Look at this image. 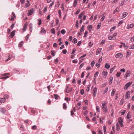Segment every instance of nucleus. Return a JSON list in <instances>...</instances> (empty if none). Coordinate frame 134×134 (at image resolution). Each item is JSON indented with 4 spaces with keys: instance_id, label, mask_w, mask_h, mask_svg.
<instances>
[{
    "instance_id": "nucleus-27",
    "label": "nucleus",
    "mask_w": 134,
    "mask_h": 134,
    "mask_svg": "<svg viewBox=\"0 0 134 134\" xmlns=\"http://www.w3.org/2000/svg\"><path fill=\"white\" fill-rule=\"evenodd\" d=\"M116 39L115 37H114L113 36H110L108 37V39L109 40H115Z\"/></svg>"
},
{
    "instance_id": "nucleus-28",
    "label": "nucleus",
    "mask_w": 134,
    "mask_h": 134,
    "mask_svg": "<svg viewBox=\"0 0 134 134\" xmlns=\"http://www.w3.org/2000/svg\"><path fill=\"white\" fill-rule=\"evenodd\" d=\"M103 128L104 130V134L106 133V127L105 126H104L103 127Z\"/></svg>"
},
{
    "instance_id": "nucleus-52",
    "label": "nucleus",
    "mask_w": 134,
    "mask_h": 134,
    "mask_svg": "<svg viewBox=\"0 0 134 134\" xmlns=\"http://www.w3.org/2000/svg\"><path fill=\"white\" fill-rule=\"evenodd\" d=\"M54 61L55 62V63L57 64L58 62V59L57 58L54 60Z\"/></svg>"
},
{
    "instance_id": "nucleus-45",
    "label": "nucleus",
    "mask_w": 134,
    "mask_h": 134,
    "mask_svg": "<svg viewBox=\"0 0 134 134\" xmlns=\"http://www.w3.org/2000/svg\"><path fill=\"white\" fill-rule=\"evenodd\" d=\"M96 109L97 111L98 112H99L100 111L99 108L98 106H97L96 107Z\"/></svg>"
},
{
    "instance_id": "nucleus-6",
    "label": "nucleus",
    "mask_w": 134,
    "mask_h": 134,
    "mask_svg": "<svg viewBox=\"0 0 134 134\" xmlns=\"http://www.w3.org/2000/svg\"><path fill=\"white\" fill-rule=\"evenodd\" d=\"M130 71L129 70H128L126 72L125 76L124 77L126 79L128 77L130 76Z\"/></svg>"
},
{
    "instance_id": "nucleus-2",
    "label": "nucleus",
    "mask_w": 134,
    "mask_h": 134,
    "mask_svg": "<svg viewBox=\"0 0 134 134\" xmlns=\"http://www.w3.org/2000/svg\"><path fill=\"white\" fill-rule=\"evenodd\" d=\"M9 75L8 73H5L1 75V76L2 77L1 79H7L9 77V76H6Z\"/></svg>"
},
{
    "instance_id": "nucleus-48",
    "label": "nucleus",
    "mask_w": 134,
    "mask_h": 134,
    "mask_svg": "<svg viewBox=\"0 0 134 134\" xmlns=\"http://www.w3.org/2000/svg\"><path fill=\"white\" fill-rule=\"evenodd\" d=\"M116 28V27L114 26L111 28L110 30V31H113Z\"/></svg>"
},
{
    "instance_id": "nucleus-26",
    "label": "nucleus",
    "mask_w": 134,
    "mask_h": 134,
    "mask_svg": "<svg viewBox=\"0 0 134 134\" xmlns=\"http://www.w3.org/2000/svg\"><path fill=\"white\" fill-rule=\"evenodd\" d=\"M46 31L43 28H42V30L40 31V32L42 34H44L46 33Z\"/></svg>"
},
{
    "instance_id": "nucleus-40",
    "label": "nucleus",
    "mask_w": 134,
    "mask_h": 134,
    "mask_svg": "<svg viewBox=\"0 0 134 134\" xmlns=\"http://www.w3.org/2000/svg\"><path fill=\"white\" fill-rule=\"evenodd\" d=\"M129 48L130 49H134V44L130 46H129Z\"/></svg>"
},
{
    "instance_id": "nucleus-18",
    "label": "nucleus",
    "mask_w": 134,
    "mask_h": 134,
    "mask_svg": "<svg viewBox=\"0 0 134 134\" xmlns=\"http://www.w3.org/2000/svg\"><path fill=\"white\" fill-rule=\"evenodd\" d=\"M110 67V66L108 63H106L105 64V67L107 69H109Z\"/></svg>"
},
{
    "instance_id": "nucleus-64",
    "label": "nucleus",
    "mask_w": 134,
    "mask_h": 134,
    "mask_svg": "<svg viewBox=\"0 0 134 134\" xmlns=\"http://www.w3.org/2000/svg\"><path fill=\"white\" fill-rule=\"evenodd\" d=\"M98 134H103L102 132L100 130H98Z\"/></svg>"
},
{
    "instance_id": "nucleus-58",
    "label": "nucleus",
    "mask_w": 134,
    "mask_h": 134,
    "mask_svg": "<svg viewBox=\"0 0 134 134\" xmlns=\"http://www.w3.org/2000/svg\"><path fill=\"white\" fill-rule=\"evenodd\" d=\"M108 87H107L104 90V93H106L107 92V91L108 90Z\"/></svg>"
},
{
    "instance_id": "nucleus-1",
    "label": "nucleus",
    "mask_w": 134,
    "mask_h": 134,
    "mask_svg": "<svg viewBox=\"0 0 134 134\" xmlns=\"http://www.w3.org/2000/svg\"><path fill=\"white\" fill-rule=\"evenodd\" d=\"M102 107L103 111L105 113H106L108 112V108L107 106V104L105 102L102 103Z\"/></svg>"
},
{
    "instance_id": "nucleus-5",
    "label": "nucleus",
    "mask_w": 134,
    "mask_h": 134,
    "mask_svg": "<svg viewBox=\"0 0 134 134\" xmlns=\"http://www.w3.org/2000/svg\"><path fill=\"white\" fill-rule=\"evenodd\" d=\"M132 84V82H129L127 83L125 86L124 88V89L125 90H127L128 88Z\"/></svg>"
},
{
    "instance_id": "nucleus-20",
    "label": "nucleus",
    "mask_w": 134,
    "mask_h": 134,
    "mask_svg": "<svg viewBox=\"0 0 134 134\" xmlns=\"http://www.w3.org/2000/svg\"><path fill=\"white\" fill-rule=\"evenodd\" d=\"M102 48L98 49L96 52V54L97 55L100 52V51L102 50Z\"/></svg>"
},
{
    "instance_id": "nucleus-46",
    "label": "nucleus",
    "mask_w": 134,
    "mask_h": 134,
    "mask_svg": "<svg viewBox=\"0 0 134 134\" xmlns=\"http://www.w3.org/2000/svg\"><path fill=\"white\" fill-rule=\"evenodd\" d=\"M121 74V73L120 72H117L116 74V76L117 77H119Z\"/></svg>"
},
{
    "instance_id": "nucleus-42",
    "label": "nucleus",
    "mask_w": 134,
    "mask_h": 134,
    "mask_svg": "<svg viewBox=\"0 0 134 134\" xmlns=\"http://www.w3.org/2000/svg\"><path fill=\"white\" fill-rule=\"evenodd\" d=\"M54 96L55 99H57L59 97V96L57 94H55L54 95Z\"/></svg>"
},
{
    "instance_id": "nucleus-4",
    "label": "nucleus",
    "mask_w": 134,
    "mask_h": 134,
    "mask_svg": "<svg viewBox=\"0 0 134 134\" xmlns=\"http://www.w3.org/2000/svg\"><path fill=\"white\" fill-rule=\"evenodd\" d=\"M118 121L120 125V126L121 127H123L124 125L122 124L123 120L122 118L121 117L119 118L118 119Z\"/></svg>"
},
{
    "instance_id": "nucleus-60",
    "label": "nucleus",
    "mask_w": 134,
    "mask_h": 134,
    "mask_svg": "<svg viewBox=\"0 0 134 134\" xmlns=\"http://www.w3.org/2000/svg\"><path fill=\"white\" fill-rule=\"evenodd\" d=\"M47 7H45L43 9V13H44L46 12L47 10Z\"/></svg>"
},
{
    "instance_id": "nucleus-55",
    "label": "nucleus",
    "mask_w": 134,
    "mask_h": 134,
    "mask_svg": "<svg viewBox=\"0 0 134 134\" xmlns=\"http://www.w3.org/2000/svg\"><path fill=\"white\" fill-rule=\"evenodd\" d=\"M59 22V19L58 18L56 19V25H57L58 23Z\"/></svg>"
},
{
    "instance_id": "nucleus-15",
    "label": "nucleus",
    "mask_w": 134,
    "mask_h": 134,
    "mask_svg": "<svg viewBox=\"0 0 134 134\" xmlns=\"http://www.w3.org/2000/svg\"><path fill=\"white\" fill-rule=\"evenodd\" d=\"M128 14V13L127 12H124L123 13V15L122 16V17L121 18L122 19L125 18Z\"/></svg>"
},
{
    "instance_id": "nucleus-54",
    "label": "nucleus",
    "mask_w": 134,
    "mask_h": 134,
    "mask_svg": "<svg viewBox=\"0 0 134 134\" xmlns=\"http://www.w3.org/2000/svg\"><path fill=\"white\" fill-rule=\"evenodd\" d=\"M81 94L82 95L84 93V90L83 89H82L80 91Z\"/></svg>"
},
{
    "instance_id": "nucleus-9",
    "label": "nucleus",
    "mask_w": 134,
    "mask_h": 134,
    "mask_svg": "<svg viewBox=\"0 0 134 134\" xmlns=\"http://www.w3.org/2000/svg\"><path fill=\"white\" fill-rule=\"evenodd\" d=\"M72 90V88L70 87L69 88H68V87L67 86V88H66V91L67 93H69L70 92H71Z\"/></svg>"
},
{
    "instance_id": "nucleus-37",
    "label": "nucleus",
    "mask_w": 134,
    "mask_h": 134,
    "mask_svg": "<svg viewBox=\"0 0 134 134\" xmlns=\"http://www.w3.org/2000/svg\"><path fill=\"white\" fill-rule=\"evenodd\" d=\"M95 64V62L94 61H93L91 63V66L92 67H93Z\"/></svg>"
},
{
    "instance_id": "nucleus-30",
    "label": "nucleus",
    "mask_w": 134,
    "mask_h": 134,
    "mask_svg": "<svg viewBox=\"0 0 134 134\" xmlns=\"http://www.w3.org/2000/svg\"><path fill=\"white\" fill-rule=\"evenodd\" d=\"M6 111V110L4 109L3 108H1V111L3 113H5V112Z\"/></svg>"
},
{
    "instance_id": "nucleus-25",
    "label": "nucleus",
    "mask_w": 134,
    "mask_h": 134,
    "mask_svg": "<svg viewBox=\"0 0 134 134\" xmlns=\"http://www.w3.org/2000/svg\"><path fill=\"white\" fill-rule=\"evenodd\" d=\"M115 91H116V90H115V89L113 90L112 91L111 93V96H113L114 95V94L115 93Z\"/></svg>"
},
{
    "instance_id": "nucleus-10",
    "label": "nucleus",
    "mask_w": 134,
    "mask_h": 134,
    "mask_svg": "<svg viewBox=\"0 0 134 134\" xmlns=\"http://www.w3.org/2000/svg\"><path fill=\"white\" fill-rule=\"evenodd\" d=\"M34 10L33 9L29 10L28 11V15H30L32 14L34 12Z\"/></svg>"
},
{
    "instance_id": "nucleus-31",
    "label": "nucleus",
    "mask_w": 134,
    "mask_h": 134,
    "mask_svg": "<svg viewBox=\"0 0 134 134\" xmlns=\"http://www.w3.org/2000/svg\"><path fill=\"white\" fill-rule=\"evenodd\" d=\"M9 97V96L7 94H5L4 96V98L5 99H7Z\"/></svg>"
},
{
    "instance_id": "nucleus-44",
    "label": "nucleus",
    "mask_w": 134,
    "mask_h": 134,
    "mask_svg": "<svg viewBox=\"0 0 134 134\" xmlns=\"http://www.w3.org/2000/svg\"><path fill=\"white\" fill-rule=\"evenodd\" d=\"M99 72L97 71L95 72L94 75V77H96L99 74Z\"/></svg>"
},
{
    "instance_id": "nucleus-7",
    "label": "nucleus",
    "mask_w": 134,
    "mask_h": 134,
    "mask_svg": "<svg viewBox=\"0 0 134 134\" xmlns=\"http://www.w3.org/2000/svg\"><path fill=\"white\" fill-rule=\"evenodd\" d=\"M115 57L116 58L118 57L121 58L123 57V55L121 53H118L115 55Z\"/></svg>"
},
{
    "instance_id": "nucleus-47",
    "label": "nucleus",
    "mask_w": 134,
    "mask_h": 134,
    "mask_svg": "<svg viewBox=\"0 0 134 134\" xmlns=\"http://www.w3.org/2000/svg\"><path fill=\"white\" fill-rule=\"evenodd\" d=\"M58 13L59 15V16L61 17V12L60 10H59L58 11Z\"/></svg>"
},
{
    "instance_id": "nucleus-49",
    "label": "nucleus",
    "mask_w": 134,
    "mask_h": 134,
    "mask_svg": "<svg viewBox=\"0 0 134 134\" xmlns=\"http://www.w3.org/2000/svg\"><path fill=\"white\" fill-rule=\"evenodd\" d=\"M51 52V55L53 56H54L55 55V52H54L53 51H52Z\"/></svg>"
},
{
    "instance_id": "nucleus-50",
    "label": "nucleus",
    "mask_w": 134,
    "mask_h": 134,
    "mask_svg": "<svg viewBox=\"0 0 134 134\" xmlns=\"http://www.w3.org/2000/svg\"><path fill=\"white\" fill-rule=\"evenodd\" d=\"M87 34L88 32L87 31H86L84 33L83 37H86L87 36Z\"/></svg>"
},
{
    "instance_id": "nucleus-8",
    "label": "nucleus",
    "mask_w": 134,
    "mask_h": 134,
    "mask_svg": "<svg viewBox=\"0 0 134 134\" xmlns=\"http://www.w3.org/2000/svg\"><path fill=\"white\" fill-rule=\"evenodd\" d=\"M97 90V88L96 87H95L93 90V96L94 97H95L96 96Z\"/></svg>"
},
{
    "instance_id": "nucleus-32",
    "label": "nucleus",
    "mask_w": 134,
    "mask_h": 134,
    "mask_svg": "<svg viewBox=\"0 0 134 134\" xmlns=\"http://www.w3.org/2000/svg\"><path fill=\"white\" fill-rule=\"evenodd\" d=\"M67 107L66 103H64L63 104V108L64 109H65Z\"/></svg>"
},
{
    "instance_id": "nucleus-53",
    "label": "nucleus",
    "mask_w": 134,
    "mask_h": 134,
    "mask_svg": "<svg viewBox=\"0 0 134 134\" xmlns=\"http://www.w3.org/2000/svg\"><path fill=\"white\" fill-rule=\"evenodd\" d=\"M79 22L78 21H77L76 23V27L78 28L79 27Z\"/></svg>"
},
{
    "instance_id": "nucleus-33",
    "label": "nucleus",
    "mask_w": 134,
    "mask_h": 134,
    "mask_svg": "<svg viewBox=\"0 0 134 134\" xmlns=\"http://www.w3.org/2000/svg\"><path fill=\"white\" fill-rule=\"evenodd\" d=\"M84 13V12H83L82 13L80 14L79 15V18L80 19H81L82 17V16L83 15V14Z\"/></svg>"
},
{
    "instance_id": "nucleus-29",
    "label": "nucleus",
    "mask_w": 134,
    "mask_h": 134,
    "mask_svg": "<svg viewBox=\"0 0 134 134\" xmlns=\"http://www.w3.org/2000/svg\"><path fill=\"white\" fill-rule=\"evenodd\" d=\"M27 26L26 24H25L23 28V30L25 31L26 29Z\"/></svg>"
},
{
    "instance_id": "nucleus-23",
    "label": "nucleus",
    "mask_w": 134,
    "mask_h": 134,
    "mask_svg": "<svg viewBox=\"0 0 134 134\" xmlns=\"http://www.w3.org/2000/svg\"><path fill=\"white\" fill-rule=\"evenodd\" d=\"M116 130L118 131H119V130L120 128L119 127V124L118 123H117L116 125Z\"/></svg>"
},
{
    "instance_id": "nucleus-41",
    "label": "nucleus",
    "mask_w": 134,
    "mask_h": 134,
    "mask_svg": "<svg viewBox=\"0 0 134 134\" xmlns=\"http://www.w3.org/2000/svg\"><path fill=\"white\" fill-rule=\"evenodd\" d=\"M65 32L66 31L64 29L62 30L61 31V34L63 35H64L65 33Z\"/></svg>"
},
{
    "instance_id": "nucleus-13",
    "label": "nucleus",
    "mask_w": 134,
    "mask_h": 134,
    "mask_svg": "<svg viewBox=\"0 0 134 134\" xmlns=\"http://www.w3.org/2000/svg\"><path fill=\"white\" fill-rule=\"evenodd\" d=\"M113 78L112 76H110L109 78V83L110 84H111L112 82V81L113 80Z\"/></svg>"
},
{
    "instance_id": "nucleus-21",
    "label": "nucleus",
    "mask_w": 134,
    "mask_h": 134,
    "mask_svg": "<svg viewBox=\"0 0 134 134\" xmlns=\"http://www.w3.org/2000/svg\"><path fill=\"white\" fill-rule=\"evenodd\" d=\"M77 0H75L74 1L73 5L74 7H75L77 4Z\"/></svg>"
},
{
    "instance_id": "nucleus-57",
    "label": "nucleus",
    "mask_w": 134,
    "mask_h": 134,
    "mask_svg": "<svg viewBox=\"0 0 134 134\" xmlns=\"http://www.w3.org/2000/svg\"><path fill=\"white\" fill-rule=\"evenodd\" d=\"M62 52L64 54H66L67 52L66 50V49L63 50L62 51Z\"/></svg>"
},
{
    "instance_id": "nucleus-35",
    "label": "nucleus",
    "mask_w": 134,
    "mask_h": 134,
    "mask_svg": "<svg viewBox=\"0 0 134 134\" xmlns=\"http://www.w3.org/2000/svg\"><path fill=\"white\" fill-rule=\"evenodd\" d=\"M84 26L83 25L81 27V28L80 30L81 32H83L84 31Z\"/></svg>"
},
{
    "instance_id": "nucleus-51",
    "label": "nucleus",
    "mask_w": 134,
    "mask_h": 134,
    "mask_svg": "<svg viewBox=\"0 0 134 134\" xmlns=\"http://www.w3.org/2000/svg\"><path fill=\"white\" fill-rule=\"evenodd\" d=\"M130 53L129 52L127 51V55L126 57H128L130 55Z\"/></svg>"
},
{
    "instance_id": "nucleus-17",
    "label": "nucleus",
    "mask_w": 134,
    "mask_h": 134,
    "mask_svg": "<svg viewBox=\"0 0 134 134\" xmlns=\"http://www.w3.org/2000/svg\"><path fill=\"white\" fill-rule=\"evenodd\" d=\"M15 31L14 30L12 31L10 33V35L11 36V37L12 38L14 36L15 34Z\"/></svg>"
},
{
    "instance_id": "nucleus-36",
    "label": "nucleus",
    "mask_w": 134,
    "mask_h": 134,
    "mask_svg": "<svg viewBox=\"0 0 134 134\" xmlns=\"http://www.w3.org/2000/svg\"><path fill=\"white\" fill-rule=\"evenodd\" d=\"M72 42L74 43H76L77 42V39L76 38H74Z\"/></svg>"
},
{
    "instance_id": "nucleus-19",
    "label": "nucleus",
    "mask_w": 134,
    "mask_h": 134,
    "mask_svg": "<svg viewBox=\"0 0 134 134\" xmlns=\"http://www.w3.org/2000/svg\"><path fill=\"white\" fill-rule=\"evenodd\" d=\"M116 67L115 66H114L113 68H111L110 70V74L115 69V68Z\"/></svg>"
},
{
    "instance_id": "nucleus-43",
    "label": "nucleus",
    "mask_w": 134,
    "mask_h": 134,
    "mask_svg": "<svg viewBox=\"0 0 134 134\" xmlns=\"http://www.w3.org/2000/svg\"><path fill=\"white\" fill-rule=\"evenodd\" d=\"M123 22V20H121L120 21L118 25L119 26H120L121 24H122Z\"/></svg>"
},
{
    "instance_id": "nucleus-34",
    "label": "nucleus",
    "mask_w": 134,
    "mask_h": 134,
    "mask_svg": "<svg viewBox=\"0 0 134 134\" xmlns=\"http://www.w3.org/2000/svg\"><path fill=\"white\" fill-rule=\"evenodd\" d=\"M101 25V23H99L97 26V29H98L100 27Z\"/></svg>"
},
{
    "instance_id": "nucleus-3",
    "label": "nucleus",
    "mask_w": 134,
    "mask_h": 134,
    "mask_svg": "<svg viewBox=\"0 0 134 134\" xmlns=\"http://www.w3.org/2000/svg\"><path fill=\"white\" fill-rule=\"evenodd\" d=\"M108 74V72L106 70H104L102 72L103 76L104 78L106 77L107 75Z\"/></svg>"
},
{
    "instance_id": "nucleus-38",
    "label": "nucleus",
    "mask_w": 134,
    "mask_h": 134,
    "mask_svg": "<svg viewBox=\"0 0 134 134\" xmlns=\"http://www.w3.org/2000/svg\"><path fill=\"white\" fill-rule=\"evenodd\" d=\"M51 33L54 34H55V29H51Z\"/></svg>"
},
{
    "instance_id": "nucleus-11",
    "label": "nucleus",
    "mask_w": 134,
    "mask_h": 134,
    "mask_svg": "<svg viewBox=\"0 0 134 134\" xmlns=\"http://www.w3.org/2000/svg\"><path fill=\"white\" fill-rule=\"evenodd\" d=\"M130 92L129 91L127 92L125 96V99H128L129 98V97L130 96Z\"/></svg>"
},
{
    "instance_id": "nucleus-22",
    "label": "nucleus",
    "mask_w": 134,
    "mask_h": 134,
    "mask_svg": "<svg viewBox=\"0 0 134 134\" xmlns=\"http://www.w3.org/2000/svg\"><path fill=\"white\" fill-rule=\"evenodd\" d=\"M27 3H26L25 4V7L26 8H27L30 6V4L29 3V1H27Z\"/></svg>"
},
{
    "instance_id": "nucleus-59",
    "label": "nucleus",
    "mask_w": 134,
    "mask_h": 134,
    "mask_svg": "<svg viewBox=\"0 0 134 134\" xmlns=\"http://www.w3.org/2000/svg\"><path fill=\"white\" fill-rule=\"evenodd\" d=\"M38 25H40L41 24V19H39L38 20Z\"/></svg>"
},
{
    "instance_id": "nucleus-56",
    "label": "nucleus",
    "mask_w": 134,
    "mask_h": 134,
    "mask_svg": "<svg viewBox=\"0 0 134 134\" xmlns=\"http://www.w3.org/2000/svg\"><path fill=\"white\" fill-rule=\"evenodd\" d=\"M61 72L65 74H66V72L64 71V69H62L61 71Z\"/></svg>"
},
{
    "instance_id": "nucleus-63",
    "label": "nucleus",
    "mask_w": 134,
    "mask_h": 134,
    "mask_svg": "<svg viewBox=\"0 0 134 134\" xmlns=\"http://www.w3.org/2000/svg\"><path fill=\"white\" fill-rule=\"evenodd\" d=\"M84 65V63H82L80 66L79 68V69H80Z\"/></svg>"
},
{
    "instance_id": "nucleus-61",
    "label": "nucleus",
    "mask_w": 134,
    "mask_h": 134,
    "mask_svg": "<svg viewBox=\"0 0 134 134\" xmlns=\"http://www.w3.org/2000/svg\"><path fill=\"white\" fill-rule=\"evenodd\" d=\"M105 42V40H103L100 43V45H102Z\"/></svg>"
},
{
    "instance_id": "nucleus-24",
    "label": "nucleus",
    "mask_w": 134,
    "mask_h": 134,
    "mask_svg": "<svg viewBox=\"0 0 134 134\" xmlns=\"http://www.w3.org/2000/svg\"><path fill=\"white\" fill-rule=\"evenodd\" d=\"M92 28V25H88L87 26V29L89 31H90L91 29Z\"/></svg>"
},
{
    "instance_id": "nucleus-39",
    "label": "nucleus",
    "mask_w": 134,
    "mask_h": 134,
    "mask_svg": "<svg viewBox=\"0 0 134 134\" xmlns=\"http://www.w3.org/2000/svg\"><path fill=\"white\" fill-rule=\"evenodd\" d=\"M32 129L33 130H36L37 129V128L36 126L35 125H34L32 126Z\"/></svg>"
},
{
    "instance_id": "nucleus-16",
    "label": "nucleus",
    "mask_w": 134,
    "mask_h": 134,
    "mask_svg": "<svg viewBox=\"0 0 134 134\" xmlns=\"http://www.w3.org/2000/svg\"><path fill=\"white\" fill-rule=\"evenodd\" d=\"M131 116V114L130 113V112H129L127 115L126 118L127 119H130Z\"/></svg>"
},
{
    "instance_id": "nucleus-62",
    "label": "nucleus",
    "mask_w": 134,
    "mask_h": 134,
    "mask_svg": "<svg viewBox=\"0 0 134 134\" xmlns=\"http://www.w3.org/2000/svg\"><path fill=\"white\" fill-rule=\"evenodd\" d=\"M81 103L80 102H78L77 105V107L78 108V106H80L81 105Z\"/></svg>"
},
{
    "instance_id": "nucleus-14",
    "label": "nucleus",
    "mask_w": 134,
    "mask_h": 134,
    "mask_svg": "<svg viewBox=\"0 0 134 134\" xmlns=\"http://www.w3.org/2000/svg\"><path fill=\"white\" fill-rule=\"evenodd\" d=\"M30 30L31 32H32V25L31 23H30L29 25Z\"/></svg>"
},
{
    "instance_id": "nucleus-12",
    "label": "nucleus",
    "mask_w": 134,
    "mask_h": 134,
    "mask_svg": "<svg viewBox=\"0 0 134 134\" xmlns=\"http://www.w3.org/2000/svg\"><path fill=\"white\" fill-rule=\"evenodd\" d=\"M5 102V100L4 98H0V105L2 103H4Z\"/></svg>"
}]
</instances>
